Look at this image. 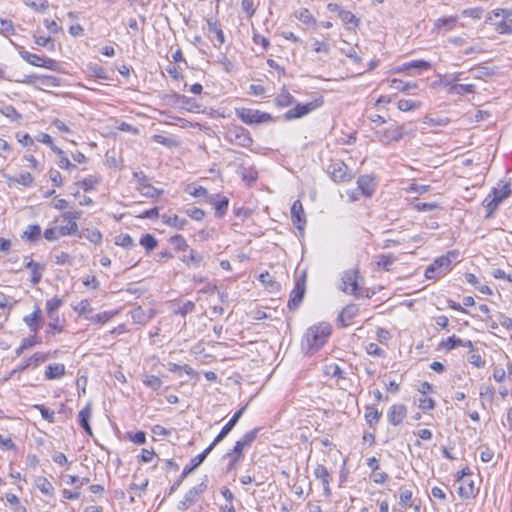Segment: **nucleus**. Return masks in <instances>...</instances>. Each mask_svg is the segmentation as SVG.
<instances>
[{"instance_id":"nucleus-1","label":"nucleus","mask_w":512,"mask_h":512,"mask_svg":"<svg viewBox=\"0 0 512 512\" xmlns=\"http://www.w3.org/2000/svg\"><path fill=\"white\" fill-rule=\"evenodd\" d=\"M332 332V327L327 322H320L309 327L304 335L302 346L306 347L308 352L319 350L328 340Z\"/></svg>"},{"instance_id":"nucleus-2","label":"nucleus","mask_w":512,"mask_h":512,"mask_svg":"<svg viewBox=\"0 0 512 512\" xmlns=\"http://www.w3.org/2000/svg\"><path fill=\"white\" fill-rule=\"evenodd\" d=\"M82 216V211H66L62 214L65 221H70V225H63L48 228L44 231V237L48 241L57 240L60 236L75 234L78 230L76 220Z\"/></svg>"},{"instance_id":"nucleus-3","label":"nucleus","mask_w":512,"mask_h":512,"mask_svg":"<svg viewBox=\"0 0 512 512\" xmlns=\"http://www.w3.org/2000/svg\"><path fill=\"white\" fill-rule=\"evenodd\" d=\"M456 252L450 251L446 255L436 258L425 270L427 279H437L446 275L451 270V256H455Z\"/></svg>"},{"instance_id":"nucleus-4","label":"nucleus","mask_w":512,"mask_h":512,"mask_svg":"<svg viewBox=\"0 0 512 512\" xmlns=\"http://www.w3.org/2000/svg\"><path fill=\"white\" fill-rule=\"evenodd\" d=\"M225 139L233 145L247 149H250L253 145L251 133L246 128L238 125H232L227 129Z\"/></svg>"},{"instance_id":"nucleus-5","label":"nucleus","mask_w":512,"mask_h":512,"mask_svg":"<svg viewBox=\"0 0 512 512\" xmlns=\"http://www.w3.org/2000/svg\"><path fill=\"white\" fill-rule=\"evenodd\" d=\"M235 114L242 122L248 125L265 123L272 119L269 113L250 108H237L235 109Z\"/></svg>"},{"instance_id":"nucleus-6","label":"nucleus","mask_w":512,"mask_h":512,"mask_svg":"<svg viewBox=\"0 0 512 512\" xmlns=\"http://www.w3.org/2000/svg\"><path fill=\"white\" fill-rule=\"evenodd\" d=\"M207 487H208V477L205 475L203 477L202 481L198 485L192 487L184 495L183 500H181L178 503L177 508L181 511L187 510L191 505H193L199 499L201 494H203L206 491Z\"/></svg>"},{"instance_id":"nucleus-7","label":"nucleus","mask_w":512,"mask_h":512,"mask_svg":"<svg viewBox=\"0 0 512 512\" xmlns=\"http://www.w3.org/2000/svg\"><path fill=\"white\" fill-rule=\"evenodd\" d=\"M18 52L23 60H25L33 66L44 67L53 71L57 70L58 68L57 61L51 58L30 53L29 51H26L23 47H21Z\"/></svg>"},{"instance_id":"nucleus-8","label":"nucleus","mask_w":512,"mask_h":512,"mask_svg":"<svg viewBox=\"0 0 512 512\" xmlns=\"http://www.w3.org/2000/svg\"><path fill=\"white\" fill-rule=\"evenodd\" d=\"M323 103H324V101H323L322 97H318V98L314 99L313 101L308 102L306 104L298 103L293 109L288 110L284 114V118L286 120L301 118V117L311 113L315 109L321 107L323 105Z\"/></svg>"},{"instance_id":"nucleus-9","label":"nucleus","mask_w":512,"mask_h":512,"mask_svg":"<svg viewBox=\"0 0 512 512\" xmlns=\"http://www.w3.org/2000/svg\"><path fill=\"white\" fill-rule=\"evenodd\" d=\"M379 142L389 145L392 142H398L405 134L403 125H391L388 128L375 132Z\"/></svg>"},{"instance_id":"nucleus-10","label":"nucleus","mask_w":512,"mask_h":512,"mask_svg":"<svg viewBox=\"0 0 512 512\" xmlns=\"http://www.w3.org/2000/svg\"><path fill=\"white\" fill-rule=\"evenodd\" d=\"M359 272L357 269L344 271L341 276L342 285L340 289L348 294L360 295L358 286Z\"/></svg>"},{"instance_id":"nucleus-11","label":"nucleus","mask_w":512,"mask_h":512,"mask_svg":"<svg viewBox=\"0 0 512 512\" xmlns=\"http://www.w3.org/2000/svg\"><path fill=\"white\" fill-rule=\"evenodd\" d=\"M211 452V447H207L202 453L193 457L190 460V464L185 466L179 478L175 481L170 489V493L174 492L182 483L184 478H186L193 470H195L198 466H200L206 457Z\"/></svg>"},{"instance_id":"nucleus-12","label":"nucleus","mask_w":512,"mask_h":512,"mask_svg":"<svg viewBox=\"0 0 512 512\" xmlns=\"http://www.w3.org/2000/svg\"><path fill=\"white\" fill-rule=\"evenodd\" d=\"M53 357V354L50 352H36L28 359L24 360L22 363H20L16 368H14L11 372V375L15 373H21L28 368H36L42 363L46 362L50 358Z\"/></svg>"},{"instance_id":"nucleus-13","label":"nucleus","mask_w":512,"mask_h":512,"mask_svg":"<svg viewBox=\"0 0 512 512\" xmlns=\"http://www.w3.org/2000/svg\"><path fill=\"white\" fill-rule=\"evenodd\" d=\"M305 274H303L301 277L298 278V280L295 283V287L291 292L289 301H288V307L290 310H295L299 307L301 304L306 287H305Z\"/></svg>"},{"instance_id":"nucleus-14","label":"nucleus","mask_w":512,"mask_h":512,"mask_svg":"<svg viewBox=\"0 0 512 512\" xmlns=\"http://www.w3.org/2000/svg\"><path fill=\"white\" fill-rule=\"evenodd\" d=\"M245 410V407H242L237 412L234 413L232 418L225 424V426L222 428L220 433L215 437L213 442L208 446L211 447V451L213 448L220 443L229 433L230 431L235 427L239 419L241 418L243 412Z\"/></svg>"},{"instance_id":"nucleus-15","label":"nucleus","mask_w":512,"mask_h":512,"mask_svg":"<svg viewBox=\"0 0 512 512\" xmlns=\"http://www.w3.org/2000/svg\"><path fill=\"white\" fill-rule=\"evenodd\" d=\"M328 172L336 182H344L351 179V175L348 174V167L342 161H336L330 164Z\"/></svg>"},{"instance_id":"nucleus-16","label":"nucleus","mask_w":512,"mask_h":512,"mask_svg":"<svg viewBox=\"0 0 512 512\" xmlns=\"http://www.w3.org/2000/svg\"><path fill=\"white\" fill-rule=\"evenodd\" d=\"M315 477L321 481L323 486L324 495L328 498L331 496L332 492L330 489V482L332 480V476L327 470V468L323 465H317L314 469Z\"/></svg>"},{"instance_id":"nucleus-17","label":"nucleus","mask_w":512,"mask_h":512,"mask_svg":"<svg viewBox=\"0 0 512 512\" xmlns=\"http://www.w3.org/2000/svg\"><path fill=\"white\" fill-rule=\"evenodd\" d=\"M291 218L293 224L297 227L299 230H303L304 226L306 225V218L304 209L302 206V203L300 200L294 201V203L291 206Z\"/></svg>"},{"instance_id":"nucleus-18","label":"nucleus","mask_w":512,"mask_h":512,"mask_svg":"<svg viewBox=\"0 0 512 512\" xmlns=\"http://www.w3.org/2000/svg\"><path fill=\"white\" fill-rule=\"evenodd\" d=\"M406 414H407V409H406L405 405L394 404L390 407V409L387 413V418H388V421L390 424H392L393 426H397L400 423H402V421L406 417Z\"/></svg>"},{"instance_id":"nucleus-19","label":"nucleus","mask_w":512,"mask_h":512,"mask_svg":"<svg viewBox=\"0 0 512 512\" xmlns=\"http://www.w3.org/2000/svg\"><path fill=\"white\" fill-rule=\"evenodd\" d=\"M358 312H359L358 306L355 304H349V305L345 306L337 318L339 326H341V327L349 326L352 323V320L354 319V317L358 314Z\"/></svg>"},{"instance_id":"nucleus-20","label":"nucleus","mask_w":512,"mask_h":512,"mask_svg":"<svg viewBox=\"0 0 512 512\" xmlns=\"http://www.w3.org/2000/svg\"><path fill=\"white\" fill-rule=\"evenodd\" d=\"M23 321L31 332L36 333L42 325V311L39 306L31 314L24 316Z\"/></svg>"},{"instance_id":"nucleus-21","label":"nucleus","mask_w":512,"mask_h":512,"mask_svg":"<svg viewBox=\"0 0 512 512\" xmlns=\"http://www.w3.org/2000/svg\"><path fill=\"white\" fill-rule=\"evenodd\" d=\"M244 447L239 444V442L236 441L234 447L232 450L228 451L224 458H227L229 460L227 469L228 471H231L235 468L236 463L240 461L243 458V451Z\"/></svg>"},{"instance_id":"nucleus-22","label":"nucleus","mask_w":512,"mask_h":512,"mask_svg":"<svg viewBox=\"0 0 512 512\" xmlns=\"http://www.w3.org/2000/svg\"><path fill=\"white\" fill-rule=\"evenodd\" d=\"M457 21V16L439 18L434 24V29L439 33L452 31L456 27Z\"/></svg>"},{"instance_id":"nucleus-23","label":"nucleus","mask_w":512,"mask_h":512,"mask_svg":"<svg viewBox=\"0 0 512 512\" xmlns=\"http://www.w3.org/2000/svg\"><path fill=\"white\" fill-rule=\"evenodd\" d=\"M180 260L189 267L199 268L204 262V256L194 249H190L188 255H183Z\"/></svg>"},{"instance_id":"nucleus-24","label":"nucleus","mask_w":512,"mask_h":512,"mask_svg":"<svg viewBox=\"0 0 512 512\" xmlns=\"http://www.w3.org/2000/svg\"><path fill=\"white\" fill-rule=\"evenodd\" d=\"M358 188L365 196H371L375 190L374 179L369 175H362L357 180Z\"/></svg>"},{"instance_id":"nucleus-25","label":"nucleus","mask_w":512,"mask_h":512,"mask_svg":"<svg viewBox=\"0 0 512 512\" xmlns=\"http://www.w3.org/2000/svg\"><path fill=\"white\" fill-rule=\"evenodd\" d=\"M207 27L209 32L214 33L217 38V43H214L215 47H219L225 42V35L223 30L218 26V21L215 18H207Z\"/></svg>"},{"instance_id":"nucleus-26","label":"nucleus","mask_w":512,"mask_h":512,"mask_svg":"<svg viewBox=\"0 0 512 512\" xmlns=\"http://www.w3.org/2000/svg\"><path fill=\"white\" fill-rule=\"evenodd\" d=\"M210 203L214 205L216 217L221 218L226 214L229 204L227 197L217 195L210 199Z\"/></svg>"},{"instance_id":"nucleus-27","label":"nucleus","mask_w":512,"mask_h":512,"mask_svg":"<svg viewBox=\"0 0 512 512\" xmlns=\"http://www.w3.org/2000/svg\"><path fill=\"white\" fill-rule=\"evenodd\" d=\"M66 368L62 363L49 364L45 370V378L47 380L59 379L65 375Z\"/></svg>"},{"instance_id":"nucleus-28","label":"nucleus","mask_w":512,"mask_h":512,"mask_svg":"<svg viewBox=\"0 0 512 512\" xmlns=\"http://www.w3.org/2000/svg\"><path fill=\"white\" fill-rule=\"evenodd\" d=\"M92 415V404L88 403L80 412H79V424L80 426L87 432V434L92 435V429L89 424V419Z\"/></svg>"},{"instance_id":"nucleus-29","label":"nucleus","mask_w":512,"mask_h":512,"mask_svg":"<svg viewBox=\"0 0 512 512\" xmlns=\"http://www.w3.org/2000/svg\"><path fill=\"white\" fill-rule=\"evenodd\" d=\"M161 219L164 224H166L170 227L179 229V230H183L185 228V226L188 224L187 219L180 218L176 214H174V215L163 214L161 216Z\"/></svg>"},{"instance_id":"nucleus-30","label":"nucleus","mask_w":512,"mask_h":512,"mask_svg":"<svg viewBox=\"0 0 512 512\" xmlns=\"http://www.w3.org/2000/svg\"><path fill=\"white\" fill-rule=\"evenodd\" d=\"M459 482L460 486L458 487V494L460 497L468 499L475 496L476 489L472 480L464 479Z\"/></svg>"},{"instance_id":"nucleus-31","label":"nucleus","mask_w":512,"mask_h":512,"mask_svg":"<svg viewBox=\"0 0 512 512\" xmlns=\"http://www.w3.org/2000/svg\"><path fill=\"white\" fill-rule=\"evenodd\" d=\"M25 267L27 269L31 270V274H32L31 283L33 285L38 284L42 278V272L44 270V265H42L40 263H36L33 260H30L29 262L26 263Z\"/></svg>"},{"instance_id":"nucleus-32","label":"nucleus","mask_w":512,"mask_h":512,"mask_svg":"<svg viewBox=\"0 0 512 512\" xmlns=\"http://www.w3.org/2000/svg\"><path fill=\"white\" fill-rule=\"evenodd\" d=\"M294 17L307 26H315L317 21L307 8H300L293 13Z\"/></svg>"},{"instance_id":"nucleus-33","label":"nucleus","mask_w":512,"mask_h":512,"mask_svg":"<svg viewBox=\"0 0 512 512\" xmlns=\"http://www.w3.org/2000/svg\"><path fill=\"white\" fill-rule=\"evenodd\" d=\"M73 310L79 315L83 316L85 319L89 320L92 317L93 308L90 305L89 300L84 299L81 300L79 303L73 306Z\"/></svg>"},{"instance_id":"nucleus-34","label":"nucleus","mask_w":512,"mask_h":512,"mask_svg":"<svg viewBox=\"0 0 512 512\" xmlns=\"http://www.w3.org/2000/svg\"><path fill=\"white\" fill-rule=\"evenodd\" d=\"M339 18L349 30L356 29L359 26V19L350 11H340Z\"/></svg>"},{"instance_id":"nucleus-35","label":"nucleus","mask_w":512,"mask_h":512,"mask_svg":"<svg viewBox=\"0 0 512 512\" xmlns=\"http://www.w3.org/2000/svg\"><path fill=\"white\" fill-rule=\"evenodd\" d=\"M381 415L382 413L375 406H367L365 408L364 416L369 427H374L378 423Z\"/></svg>"},{"instance_id":"nucleus-36","label":"nucleus","mask_w":512,"mask_h":512,"mask_svg":"<svg viewBox=\"0 0 512 512\" xmlns=\"http://www.w3.org/2000/svg\"><path fill=\"white\" fill-rule=\"evenodd\" d=\"M470 73L474 79H485L495 74V70L486 66H476L470 69Z\"/></svg>"},{"instance_id":"nucleus-37","label":"nucleus","mask_w":512,"mask_h":512,"mask_svg":"<svg viewBox=\"0 0 512 512\" xmlns=\"http://www.w3.org/2000/svg\"><path fill=\"white\" fill-rule=\"evenodd\" d=\"M500 202L501 201L498 199V197L492 195L491 192L487 195L483 202L487 210L486 218H490L492 216L494 211L498 208Z\"/></svg>"},{"instance_id":"nucleus-38","label":"nucleus","mask_w":512,"mask_h":512,"mask_svg":"<svg viewBox=\"0 0 512 512\" xmlns=\"http://www.w3.org/2000/svg\"><path fill=\"white\" fill-rule=\"evenodd\" d=\"M53 152L58 156L57 165L59 168L68 170L75 167V165L72 164L66 157L64 151L61 148L53 147Z\"/></svg>"},{"instance_id":"nucleus-39","label":"nucleus","mask_w":512,"mask_h":512,"mask_svg":"<svg viewBox=\"0 0 512 512\" xmlns=\"http://www.w3.org/2000/svg\"><path fill=\"white\" fill-rule=\"evenodd\" d=\"M395 262V257L393 256V254L389 253V254H381L379 256H377V267L384 270V271H389L390 270V267L393 265V263Z\"/></svg>"},{"instance_id":"nucleus-40","label":"nucleus","mask_w":512,"mask_h":512,"mask_svg":"<svg viewBox=\"0 0 512 512\" xmlns=\"http://www.w3.org/2000/svg\"><path fill=\"white\" fill-rule=\"evenodd\" d=\"M278 107L284 108L296 102L295 98L286 90H283L275 99Z\"/></svg>"},{"instance_id":"nucleus-41","label":"nucleus","mask_w":512,"mask_h":512,"mask_svg":"<svg viewBox=\"0 0 512 512\" xmlns=\"http://www.w3.org/2000/svg\"><path fill=\"white\" fill-rule=\"evenodd\" d=\"M463 72H456L452 74H447L442 79V84L445 87H448V93L452 91V87L457 85L458 81L462 79Z\"/></svg>"},{"instance_id":"nucleus-42","label":"nucleus","mask_w":512,"mask_h":512,"mask_svg":"<svg viewBox=\"0 0 512 512\" xmlns=\"http://www.w3.org/2000/svg\"><path fill=\"white\" fill-rule=\"evenodd\" d=\"M259 430V428H254L250 431H247L237 442H239V444L245 449L249 448L256 439Z\"/></svg>"},{"instance_id":"nucleus-43","label":"nucleus","mask_w":512,"mask_h":512,"mask_svg":"<svg viewBox=\"0 0 512 512\" xmlns=\"http://www.w3.org/2000/svg\"><path fill=\"white\" fill-rule=\"evenodd\" d=\"M62 303V300L58 297L48 299L46 301V311L48 317H54L55 315H58L57 311L61 307Z\"/></svg>"},{"instance_id":"nucleus-44","label":"nucleus","mask_w":512,"mask_h":512,"mask_svg":"<svg viewBox=\"0 0 512 512\" xmlns=\"http://www.w3.org/2000/svg\"><path fill=\"white\" fill-rule=\"evenodd\" d=\"M36 487L44 495L51 496L53 494L54 487H53L52 483L45 477H39L36 480Z\"/></svg>"},{"instance_id":"nucleus-45","label":"nucleus","mask_w":512,"mask_h":512,"mask_svg":"<svg viewBox=\"0 0 512 512\" xmlns=\"http://www.w3.org/2000/svg\"><path fill=\"white\" fill-rule=\"evenodd\" d=\"M476 86L474 84H457L452 87L451 95H465L475 92Z\"/></svg>"},{"instance_id":"nucleus-46","label":"nucleus","mask_w":512,"mask_h":512,"mask_svg":"<svg viewBox=\"0 0 512 512\" xmlns=\"http://www.w3.org/2000/svg\"><path fill=\"white\" fill-rule=\"evenodd\" d=\"M41 228L39 225H29L24 231L23 237L30 242H35L40 238Z\"/></svg>"},{"instance_id":"nucleus-47","label":"nucleus","mask_w":512,"mask_h":512,"mask_svg":"<svg viewBox=\"0 0 512 512\" xmlns=\"http://www.w3.org/2000/svg\"><path fill=\"white\" fill-rule=\"evenodd\" d=\"M80 237H85L94 244H99L102 241V234L98 229H86L80 234Z\"/></svg>"},{"instance_id":"nucleus-48","label":"nucleus","mask_w":512,"mask_h":512,"mask_svg":"<svg viewBox=\"0 0 512 512\" xmlns=\"http://www.w3.org/2000/svg\"><path fill=\"white\" fill-rule=\"evenodd\" d=\"M391 87L395 90L401 91V92H408L410 89H416L417 84L411 83V82H403L399 79H392L391 80Z\"/></svg>"},{"instance_id":"nucleus-49","label":"nucleus","mask_w":512,"mask_h":512,"mask_svg":"<svg viewBox=\"0 0 512 512\" xmlns=\"http://www.w3.org/2000/svg\"><path fill=\"white\" fill-rule=\"evenodd\" d=\"M116 314L117 311H103L101 313L96 314L95 316H92L90 321L98 324H105L109 320H111Z\"/></svg>"},{"instance_id":"nucleus-50","label":"nucleus","mask_w":512,"mask_h":512,"mask_svg":"<svg viewBox=\"0 0 512 512\" xmlns=\"http://www.w3.org/2000/svg\"><path fill=\"white\" fill-rule=\"evenodd\" d=\"M169 242L177 251H186L189 247L185 238L180 234L170 237Z\"/></svg>"},{"instance_id":"nucleus-51","label":"nucleus","mask_w":512,"mask_h":512,"mask_svg":"<svg viewBox=\"0 0 512 512\" xmlns=\"http://www.w3.org/2000/svg\"><path fill=\"white\" fill-rule=\"evenodd\" d=\"M50 322L47 325V333L55 335L57 333H61L63 331V326L60 324V319L58 315L54 317H49Z\"/></svg>"},{"instance_id":"nucleus-52","label":"nucleus","mask_w":512,"mask_h":512,"mask_svg":"<svg viewBox=\"0 0 512 512\" xmlns=\"http://www.w3.org/2000/svg\"><path fill=\"white\" fill-rule=\"evenodd\" d=\"M143 384L154 391H158L162 386V380L158 376L147 375L143 379Z\"/></svg>"},{"instance_id":"nucleus-53","label":"nucleus","mask_w":512,"mask_h":512,"mask_svg":"<svg viewBox=\"0 0 512 512\" xmlns=\"http://www.w3.org/2000/svg\"><path fill=\"white\" fill-rule=\"evenodd\" d=\"M140 244L146 249L149 253L154 250L157 246L156 238L151 234H144L140 239Z\"/></svg>"},{"instance_id":"nucleus-54","label":"nucleus","mask_w":512,"mask_h":512,"mask_svg":"<svg viewBox=\"0 0 512 512\" xmlns=\"http://www.w3.org/2000/svg\"><path fill=\"white\" fill-rule=\"evenodd\" d=\"M240 175L242 179L248 183H253L258 178V172L254 168H240Z\"/></svg>"},{"instance_id":"nucleus-55","label":"nucleus","mask_w":512,"mask_h":512,"mask_svg":"<svg viewBox=\"0 0 512 512\" xmlns=\"http://www.w3.org/2000/svg\"><path fill=\"white\" fill-rule=\"evenodd\" d=\"M460 344H462V339L456 337L455 335H452L448 337L446 340L441 341L440 347L446 350H452L457 347H460Z\"/></svg>"},{"instance_id":"nucleus-56","label":"nucleus","mask_w":512,"mask_h":512,"mask_svg":"<svg viewBox=\"0 0 512 512\" xmlns=\"http://www.w3.org/2000/svg\"><path fill=\"white\" fill-rule=\"evenodd\" d=\"M259 280L266 285L270 291L279 290L280 285L276 281L273 280V277L268 273H261L259 276Z\"/></svg>"},{"instance_id":"nucleus-57","label":"nucleus","mask_w":512,"mask_h":512,"mask_svg":"<svg viewBox=\"0 0 512 512\" xmlns=\"http://www.w3.org/2000/svg\"><path fill=\"white\" fill-rule=\"evenodd\" d=\"M100 182V179L96 176H89V177H86L84 178L81 182H80V186L81 188L84 190V191H91L95 188V186L97 184H99Z\"/></svg>"},{"instance_id":"nucleus-58","label":"nucleus","mask_w":512,"mask_h":512,"mask_svg":"<svg viewBox=\"0 0 512 512\" xmlns=\"http://www.w3.org/2000/svg\"><path fill=\"white\" fill-rule=\"evenodd\" d=\"M468 361L470 364L477 368H481L485 365V360L479 354L477 350L469 351Z\"/></svg>"},{"instance_id":"nucleus-59","label":"nucleus","mask_w":512,"mask_h":512,"mask_svg":"<svg viewBox=\"0 0 512 512\" xmlns=\"http://www.w3.org/2000/svg\"><path fill=\"white\" fill-rule=\"evenodd\" d=\"M195 310V303L187 300L182 304L178 305L177 309H175L176 314H180L181 316H185L188 313H191Z\"/></svg>"},{"instance_id":"nucleus-60","label":"nucleus","mask_w":512,"mask_h":512,"mask_svg":"<svg viewBox=\"0 0 512 512\" xmlns=\"http://www.w3.org/2000/svg\"><path fill=\"white\" fill-rule=\"evenodd\" d=\"M115 244L124 248L134 246V241L129 234H120L115 238Z\"/></svg>"},{"instance_id":"nucleus-61","label":"nucleus","mask_w":512,"mask_h":512,"mask_svg":"<svg viewBox=\"0 0 512 512\" xmlns=\"http://www.w3.org/2000/svg\"><path fill=\"white\" fill-rule=\"evenodd\" d=\"M398 109L403 112L411 111L419 107V103H416L410 99H401L398 101Z\"/></svg>"},{"instance_id":"nucleus-62","label":"nucleus","mask_w":512,"mask_h":512,"mask_svg":"<svg viewBox=\"0 0 512 512\" xmlns=\"http://www.w3.org/2000/svg\"><path fill=\"white\" fill-rule=\"evenodd\" d=\"M491 194L498 197L500 201L504 200L511 194V189L509 184H504L501 189L493 188L491 190Z\"/></svg>"},{"instance_id":"nucleus-63","label":"nucleus","mask_w":512,"mask_h":512,"mask_svg":"<svg viewBox=\"0 0 512 512\" xmlns=\"http://www.w3.org/2000/svg\"><path fill=\"white\" fill-rule=\"evenodd\" d=\"M478 449L480 450V459L482 462L488 463L493 459L494 451L491 448L486 445H481Z\"/></svg>"},{"instance_id":"nucleus-64","label":"nucleus","mask_w":512,"mask_h":512,"mask_svg":"<svg viewBox=\"0 0 512 512\" xmlns=\"http://www.w3.org/2000/svg\"><path fill=\"white\" fill-rule=\"evenodd\" d=\"M418 407L423 411H430L435 407V401L430 397H421L418 400Z\"/></svg>"}]
</instances>
